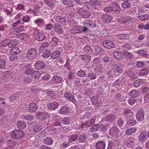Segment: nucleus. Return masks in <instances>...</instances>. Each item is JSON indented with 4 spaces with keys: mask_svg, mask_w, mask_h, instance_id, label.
I'll list each match as a JSON object with an SVG mask.
<instances>
[{
    "mask_svg": "<svg viewBox=\"0 0 149 149\" xmlns=\"http://www.w3.org/2000/svg\"><path fill=\"white\" fill-rule=\"evenodd\" d=\"M50 54V51L47 50L43 53L42 56L43 58H48Z\"/></svg>",
    "mask_w": 149,
    "mask_h": 149,
    "instance_id": "obj_46",
    "label": "nucleus"
},
{
    "mask_svg": "<svg viewBox=\"0 0 149 149\" xmlns=\"http://www.w3.org/2000/svg\"><path fill=\"white\" fill-rule=\"evenodd\" d=\"M113 68L111 69V72H114V73H121L123 71L122 68L118 66L117 65L115 64L113 65Z\"/></svg>",
    "mask_w": 149,
    "mask_h": 149,
    "instance_id": "obj_18",
    "label": "nucleus"
},
{
    "mask_svg": "<svg viewBox=\"0 0 149 149\" xmlns=\"http://www.w3.org/2000/svg\"><path fill=\"white\" fill-rule=\"evenodd\" d=\"M17 127L20 130H23L25 129L26 127V124L23 121L19 120L17 124Z\"/></svg>",
    "mask_w": 149,
    "mask_h": 149,
    "instance_id": "obj_21",
    "label": "nucleus"
},
{
    "mask_svg": "<svg viewBox=\"0 0 149 149\" xmlns=\"http://www.w3.org/2000/svg\"><path fill=\"white\" fill-rule=\"evenodd\" d=\"M134 139L131 137H129L125 140L124 144L128 147H132L134 146Z\"/></svg>",
    "mask_w": 149,
    "mask_h": 149,
    "instance_id": "obj_9",
    "label": "nucleus"
},
{
    "mask_svg": "<svg viewBox=\"0 0 149 149\" xmlns=\"http://www.w3.org/2000/svg\"><path fill=\"white\" fill-rule=\"evenodd\" d=\"M118 144V141L117 140L112 139L109 142L107 149H111L112 147H116Z\"/></svg>",
    "mask_w": 149,
    "mask_h": 149,
    "instance_id": "obj_15",
    "label": "nucleus"
},
{
    "mask_svg": "<svg viewBox=\"0 0 149 149\" xmlns=\"http://www.w3.org/2000/svg\"><path fill=\"white\" fill-rule=\"evenodd\" d=\"M35 117L39 120H42L47 119L48 118L49 116L46 112H38L36 114Z\"/></svg>",
    "mask_w": 149,
    "mask_h": 149,
    "instance_id": "obj_5",
    "label": "nucleus"
},
{
    "mask_svg": "<svg viewBox=\"0 0 149 149\" xmlns=\"http://www.w3.org/2000/svg\"><path fill=\"white\" fill-rule=\"evenodd\" d=\"M62 78L60 77L54 76L52 79V81L54 84H59L61 82Z\"/></svg>",
    "mask_w": 149,
    "mask_h": 149,
    "instance_id": "obj_27",
    "label": "nucleus"
},
{
    "mask_svg": "<svg viewBox=\"0 0 149 149\" xmlns=\"http://www.w3.org/2000/svg\"><path fill=\"white\" fill-rule=\"evenodd\" d=\"M42 130V128L41 127L38 125H35L32 128L31 130V132L33 134L38 133Z\"/></svg>",
    "mask_w": 149,
    "mask_h": 149,
    "instance_id": "obj_29",
    "label": "nucleus"
},
{
    "mask_svg": "<svg viewBox=\"0 0 149 149\" xmlns=\"http://www.w3.org/2000/svg\"><path fill=\"white\" fill-rule=\"evenodd\" d=\"M16 144L15 141L13 140H8L7 141L6 145L9 148H13L15 146Z\"/></svg>",
    "mask_w": 149,
    "mask_h": 149,
    "instance_id": "obj_30",
    "label": "nucleus"
},
{
    "mask_svg": "<svg viewBox=\"0 0 149 149\" xmlns=\"http://www.w3.org/2000/svg\"><path fill=\"white\" fill-rule=\"evenodd\" d=\"M103 70L102 65H100L96 67L95 69V71L96 73H101L102 72Z\"/></svg>",
    "mask_w": 149,
    "mask_h": 149,
    "instance_id": "obj_45",
    "label": "nucleus"
},
{
    "mask_svg": "<svg viewBox=\"0 0 149 149\" xmlns=\"http://www.w3.org/2000/svg\"><path fill=\"white\" fill-rule=\"evenodd\" d=\"M124 114L127 116H131L133 115V113L129 109H125L124 111Z\"/></svg>",
    "mask_w": 149,
    "mask_h": 149,
    "instance_id": "obj_61",
    "label": "nucleus"
},
{
    "mask_svg": "<svg viewBox=\"0 0 149 149\" xmlns=\"http://www.w3.org/2000/svg\"><path fill=\"white\" fill-rule=\"evenodd\" d=\"M70 33L74 34H75L77 33H80V26H77L74 28L71 29L70 30Z\"/></svg>",
    "mask_w": 149,
    "mask_h": 149,
    "instance_id": "obj_31",
    "label": "nucleus"
},
{
    "mask_svg": "<svg viewBox=\"0 0 149 149\" xmlns=\"http://www.w3.org/2000/svg\"><path fill=\"white\" fill-rule=\"evenodd\" d=\"M81 57L82 61H85L87 63L90 62L91 60V56L86 54L82 55Z\"/></svg>",
    "mask_w": 149,
    "mask_h": 149,
    "instance_id": "obj_33",
    "label": "nucleus"
},
{
    "mask_svg": "<svg viewBox=\"0 0 149 149\" xmlns=\"http://www.w3.org/2000/svg\"><path fill=\"white\" fill-rule=\"evenodd\" d=\"M64 97L72 102H74L76 101V99L74 98V97L70 93L67 92L65 93L64 95Z\"/></svg>",
    "mask_w": 149,
    "mask_h": 149,
    "instance_id": "obj_17",
    "label": "nucleus"
},
{
    "mask_svg": "<svg viewBox=\"0 0 149 149\" xmlns=\"http://www.w3.org/2000/svg\"><path fill=\"white\" fill-rule=\"evenodd\" d=\"M55 31L57 33H61L62 32V29L61 28V26L59 24H55L53 25Z\"/></svg>",
    "mask_w": 149,
    "mask_h": 149,
    "instance_id": "obj_32",
    "label": "nucleus"
},
{
    "mask_svg": "<svg viewBox=\"0 0 149 149\" xmlns=\"http://www.w3.org/2000/svg\"><path fill=\"white\" fill-rule=\"evenodd\" d=\"M32 81L30 77L28 76H26L24 78V85H26L30 83Z\"/></svg>",
    "mask_w": 149,
    "mask_h": 149,
    "instance_id": "obj_55",
    "label": "nucleus"
},
{
    "mask_svg": "<svg viewBox=\"0 0 149 149\" xmlns=\"http://www.w3.org/2000/svg\"><path fill=\"white\" fill-rule=\"evenodd\" d=\"M139 141L141 142H144L147 140V137L146 133H141L139 136Z\"/></svg>",
    "mask_w": 149,
    "mask_h": 149,
    "instance_id": "obj_39",
    "label": "nucleus"
},
{
    "mask_svg": "<svg viewBox=\"0 0 149 149\" xmlns=\"http://www.w3.org/2000/svg\"><path fill=\"white\" fill-rule=\"evenodd\" d=\"M88 75V77L91 79H95L96 77V75L92 72L89 73Z\"/></svg>",
    "mask_w": 149,
    "mask_h": 149,
    "instance_id": "obj_64",
    "label": "nucleus"
},
{
    "mask_svg": "<svg viewBox=\"0 0 149 149\" xmlns=\"http://www.w3.org/2000/svg\"><path fill=\"white\" fill-rule=\"evenodd\" d=\"M78 12L84 18H88L91 16L89 11L85 8H79L78 10Z\"/></svg>",
    "mask_w": 149,
    "mask_h": 149,
    "instance_id": "obj_3",
    "label": "nucleus"
},
{
    "mask_svg": "<svg viewBox=\"0 0 149 149\" xmlns=\"http://www.w3.org/2000/svg\"><path fill=\"white\" fill-rule=\"evenodd\" d=\"M118 20L119 22L121 23L130 24L133 22V19L130 16H127L120 18Z\"/></svg>",
    "mask_w": 149,
    "mask_h": 149,
    "instance_id": "obj_7",
    "label": "nucleus"
},
{
    "mask_svg": "<svg viewBox=\"0 0 149 149\" xmlns=\"http://www.w3.org/2000/svg\"><path fill=\"white\" fill-rule=\"evenodd\" d=\"M124 2L121 4L122 7L124 9H129L131 8L132 5V0H123Z\"/></svg>",
    "mask_w": 149,
    "mask_h": 149,
    "instance_id": "obj_11",
    "label": "nucleus"
},
{
    "mask_svg": "<svg viewBox=\"0 0 149 149\" xmlns=\"http://www.w3.org/2000/svg\"><path fill=\"white\" fill-rule=\"evenodd\" d=\"M25 27L23 26H20L18 27H16L15 29V31L17 33H19L24 31Z\"/></svg>",
    "mask_w": 149,
    "mask_h": 149,
    "instance_id": "obj_57",
    "label": "nucleus"
},
{
    "mask_svg": "<svg viewBox=\"0 0 149 149\" xmlns=\"http://www.w3.org/2000/svg\"><path fill=\"white\" fill-rule=\"evenodd\" d=\"M129 95L132 97H136L140 95V92L138 90H132L129 92Z\"/></svg>",
    "mask_w": 149,
    "mask_h": 149,
    "instance_id": "obj_19",
    "label": "nucleus"
},
{
    "mask_svg": "<svg viewBox=\"0 0 149 149\" xmlns=\"http://www.w3.org/2000/svg\"><path fill=\"white\" fill-rule=\"evenodd\" d=\"M87 7L89 9L92 10H94L98 9V7L100 6V4L98 2H95L87 3Z\"/></svg>",
    "mask_w": 149,
    "mask_h": 149,
    "instance_id": "obj_8",
    "label": "nucleus"
},
{
    "mask_svg": "<svg viewBox=\"0 0 149 149\" xmlns=\"http://www.w3.org/2000/svg\"><path fill=\"white\" fill-rule=\"evenodd\" d=\"M6 64L5 60L0 56V69L3 68Z\"/></svg>",
    "mask_w": 149,
    "mask_h": 149,
    "instance_id": "obj_51",
    "label": "nucleus"
},
{
    "mask_svg": "<svg viewBox=\"0 0 149 149\" xmlns=\"http://www.w3.org/2000/svg\"><path fill=\"white\" fill-rule=\"evenodd\" d=\"M45 66V64L42 61H37L34 64L35 68L38 70H41L43 69Z\"/></svg>",
    "mask_w": 149,
    "mask_h": 149,
    "instance_id": "obj_14",
    "label": "nucleus"
},
{
    "mask_svg": "<svg viewBox=\"0 0 149 149\" xmlns=\"http://www.w3.org/2000/svg\"><path fill=\"white\" fill-rule=\"evenodd\" d=\"M58 42L59 41L57 38H52V40L51 41V43L53 46L56 47L57 45Z\"/></svg>",
    "mask_w": 149,
    "mask_h": 149,
    "instance_id": "obj_48",
    "label": "nucleus"
},
{
    "mask_svg": "<svg viewBox=\"0 0 149 149\" xmlns=\"http://www.w3.org/2000/svg\"><path fill=\"white\" fill-rule=\"evenodd\" d=\"M139 20L142 21L147 20L149 19V15L147 14H143L138 17Z\"/></svg>",
    "mask_w": 149,
    "mask_h": 149,
    "instance_id": "obj_42",
    "label": "nucleus"
},
{
    "mask_svg": "<svg viewBox=\"0 0 149 149\" xmlns=\"http://www.w3.org/2000/svg\"><path fill=\"white\" fill-rule=\"evenodd\" d=\"M143 82L141 79H138L134 82V85L135 87H138L141 86L143 84Z\"/></svg>",
    "mask_w": 149,
    "mask_h": 149,
    "instance_id": "obj_47",
    "label": "nucleus"
},
{
    "mask_svg": "<svg viewBox=\"0 0 149 149\" xmlns=\"http://www.w3.org/2000/svg\"><path fill=\"white\" fill-rule=\"evenodd\" d=\"M105 146V144L102 141H98L96 143V149H104Z\"/></svg>",
    "mask_w": 149,
    "mask_h": 149,
    "instance_id": "obj_23",
    "label": "nucleus"
},
{
    "mask_svg": "<svg viewBox=\"0 0 149 149\" xmlns=\"http://www.w3.org/2000/svg\"><path fill=\"white\" fill-rule=\"evenodd\" d=\"M11 136L14 139H18L23 137L24 134L23 131L18 130L13 131L10 133Z\"/></svg>",
    "mask_w": 149,
    "mask_h": 149,
    "instance_id": "obj_2",
    "label": "nucleus"
},
{
    "mask_svg": "<svg viewBox=\"0 0 149 149\" xmlns=\"http://www.w3.org/2000/svg\"><path fill=\"white\" fill-rule=\"evenodd\" d=\"M54 121V125L55 126L60 125H61V120L58 116H55L53 118Z\"/></svg>",
    "mask_w": 149,
    "mask_h": 149,
    "instance_id": "obj_41",
    "label": "nucleus"
},
{
    "mask_svg": "<svg viewBox=\"0 0 149 149\" xmlns=\"http://www.w3.org/2000/svg\"><path fill=\"white\" fill-rule=\"evenodd\" d=\"M101 18L103 22L107 23H110L112 19L111 16L107 14H103L102 15Z\"/></svg>",
    "mask_w": 149,
    "mask_h": 149,
    "instance_id": "obj_13",
    "label": "nucleus"
},
{
    "mask_svg": "<svg viewBox=\"0 0 149 149\" xmlns=\"http://www.w3.org/2000/svg\"><path fill=\"white\" fill-rule=\"evenodd\" d=\"M136 123V121L135 120L133 119H130L127 121V125L131 126L134 125Z\"/></svg>",
    "mask_w": 149,
    "mask_h": 149,
    "instance_id": "obj_54",
    "label": "nucleus"
},
{
    "mask_svg": "<svg viewBox=\"0 0 149 149\" xmlns=\"http://www.w3.org/2000/svg\"><path fill=\"white\" fill-rule=\"evenodd\" d=\"M84 52L89 54H92L93 52L92 48L88 45H86L83 48Z\"/></svg>",
    "mask_w": 149,
    "mask_h": 149,
    "instance_id": "obj_34",
    "label": "nucleus"
},
{
    "mask_svg": "<svg viewBox=\"0 0 149 149\" xmlns=\"http://www.w3.org/2000/svg\"><path fill=\"white\" fill-rule=\"evenodd\" d=\"M137 130V129L135 127H132L128 129L125 131V133L126 135H130L132 134L135 133Z\"/></svg>",
    "mask_w": 149,
    "mask_h": 149,
    "instance_id": "obj_22",
    "label": "nucleus"
},
{
    "mask_svg": "<svg viewBox=\"0 0 149 149\" xmlns=\"http://www.w3.org/2000/svg\"><path fill=\"white\" fill-rule=\"evenodd\" d=\"M36 49L34 48H31L29 49L26 54V57L29 60H32L37 55Z\"/></svg>",
    "mask_w": 149,
    "mask_h": 149,
    "instance_id": "obj_4",
    "label": "nucleus"
},
{
    "mask_svg": "<svg viewBox=\"0 0 149 149\" xmlns=\"http://www.w3.org/2000/svg\"><path fill=\"white\" fill-rule=\"evenodd\" d=\"M17 44V41L14 40H11L9 41L8 47H12L15 46Z\"/></svg>",
    "mask_w": 149,
    "mask_h": 149,
    "instance_id": "obj_52",
    "label": "nucleus"
},
{
    "mask_svg": "<svg viewBox=\"0 0 149 149\" xmlns=\"http://www.w3.org/2000/svg\"><path fill=\"white\" fill-rule=\"evenodd\" d=\"M60 54V52L58 50H56L53 52L51 54V57L53 59L57 58Z\"/></svg>",
    "mask_w": 149,
    "mask_h": 149,
    "instance_id": "obj_35",
    "label": "nucleus"
},
{
    "mask_svg": "<svg viewBox=\"0 0 149 149\" xmlns=\"http://www.w3.org/2000/svg\"><path fill=\"white\" fill-rule=\"evenodd\" d=\"M55 19L57 22L61 23L63 25L65 24L66 21L65 18L60 16L56 17Z\"/></svg>",
    "mask_w": 149,
    "mask_h": 149,
    "instance_id": "obj_25",
    "label": "nucleus"
},
{
    "mask_svg": "<svg viewBox=\"0 0 149 149\" xmlns=\"http://www.w3.org/2000/svg\"><path fill=\"white\" fill-rule=\"evenodd\" d=\"M40 75L41 73L40 72L36 71L32 74L31 77L33 79H37L39 78Z\"/></svg>",
    "mask_w": 149,
    "mask_h": 149,
    "instance_id": "obj_36",
    "label": "nucleus"
},
{
    "mask_svg": "<svg viewBox=\"0 0 149 149\" xmlns=\"http://www.w3.org/2000/svg\"><path fill=\"white\" fill-rule=\"evenodd\" d=\"M79 142H84L86 140V136L84 134H81L79 137Z\"/></svg>",
    "mask_w": 149,
    "mask_h": 149,
    "instance_id": "obj_59",
    "label": "nucleus"
},
{
    "mask_svg": "<svg viewBox=\"0 0 149 149\" xmlns=\"http://www.w3.org/2000/svg\"><path fill=\"white\" fill-rule=\"evenodd\" d=\"M20 51L19 48L17 47L12 48L10 51V54L16 55L20 53Z\"/></svg>",
    "mask_w": 149,
    "mask_h": 149,
    "instance_id": "obj_26",
    "label": "nucleus"
},
{
    "mask_svg": "<svg viewBox=\"0 0 149 149\" xmlns=\"http://www.w3.org/2000/svg\"><path fill=\"white\" fill-rule=\"evenodd\" d=\"M44 3L47 6L50 7H52L53 6L54 3L52 0H44Z\"/></svg>",
    "mask_w": 149,
    "mask_h": 149,
    "instance_id": "obj_58",
    "label": "nucleus"
},
{
    "mask_svg": "<svg viewBox=\"0 0 149 149\" xmlns=\"http://www.w3.org/2000/svg\"><path fill=\"white\" fill-rule=\"evenodd\" d=\"M62 123L63 124L66 125L70 124V123L71 120L69 118L66 117L64 118L62 120Z\"/></svg>",
    "mask_w": 149,
    "mask_h": 149,
    "instance_id": "obj_56",
    "label": "nucleus"
},
{
    "mask_svg": "<svg viewBox=\"0 0 149 149\" xmlns=\"http://www.w3.org/2000/svg\"><path fill=\"white\" fill-rule=\"evenodd\" d=\"M113 54L114 56L119 60H120L122 58V55L120 53L118 52H114Z\"/></svg>",
    "mask_w": 149,
    "mask_h": 149,
    "instance_id": "obj_53",
    "label": "nucleus"
},
{
    "mask_svg": "<svg viewBox=\"0 0 149 149\" xmlns=\"http://www.w3.org/2000/svg\"><path fill=\"white\" fill-rule=\"evenodd\" d=\"M53 141V140L52 138L47 137L44 140L43 143L47 145H50L52 144Z\"/></svg>",
    "mask_w": 149,
    "mask_h": 149,
    "instance_id": "obj_43",
    "label": "nucleus"
},
{
    "mask_svg": "<svg viewBox=\"0 0 149 149\" xmlns=\"http://www.w3.org/2000/svg\"><path fill=\"white\" fill-rule=\"evenodd\" d=\"M38 109L36 104L34 102H32L30 103L29 105L28 110L29 111L31 112H35Z\"/></svg>",
    "mask_w": 149,
    "mask_h": 149,
    "instance_id": "obj_16",
    "label": "nucleus"
},
{
    "mask_svg": "<svg viewBox=\"0 0 149 149\" xmlns=\"http://www.w3.org/2000/svg\"><path fill=\"white\" fill-rule=\"evenodd\" d=\"M24 118L27 120H31L33 119V116L31 115H25L24 116Z\"/></svg>",
    "mask_w": 149,
    "mask_h": 149,
    "instance_id": "obj_63",
    "label": "nucleus"
},
{
    "mask_svg": "<svg viewBox=\"0 0 149 149\" xmlns=\"http://www.w3.org/2000/svg\"><path fill=\"white\" fill-rule=\"evenodd\" d=\"M59 105V104L56 102H49L47 105L48 108L50 109H55Z\"/></svg>",
    "mask_w": 149,
    "mask_h": 149,
    "instance_id": "obj_24",
    "label": "nucleus"
},
{
    "mask_svg": "<svg viewBox=\"0 0 149 149\" xmlns=\"http://www.w3.org/2000/svg\"><path fill=\"white\" fill-rule=\"evenodd\" d=\"M12 72L10 71L5 72L2 75V79L3 81H7L12 77Z\"/></svg>",
    "mask_w": 149,
    "mask_h": 149,
    "instance_id": "obj_10",
    "label": "nucleus"
},
{
    "mask_svg": "<svg viewBox=\"0 0 149 149\" xmlns=\"http://www.w3.org/2000/svg\"><path fill=\"white\" fill-rule=\"evenodd\" d=\"M77 137L78 136L77 134H73L69 136L68 137V142L71 143L76 141L77 138Z\"/></svg>",
    "mask_w": 149,
    "mask_h": 149,
    "instance_id": "obj_37",
    "label": "nucleus"
},
{
    "mask_svg": "<svg viewBox=\"0 0 149 149\" xmlns=\"http://www.w3.org/2000/svg\"><path fill=\"white\" fill-rule=\"evenodd\" d=\"M83 26H80V33H85L88 34L90 36H91L93 34L91 31L96 26V25L93 21L86 20L83 22Z\"/></svg>",
    "mask_w": 149,
    "mask_h": 149,
    "instance_id": "obj_1",
    "label": "nucleus"
},
{
    "mask_svg": "<svg viewBox=\"0 0 149 149\" xmlns=\"http://www.w3.org/2000/svg\"><path fill=\"white\" fill-rule=\"evenodd\" d=\"M103 10L106 13H110L113 12L114 8L112 7L108 6L104 8Z\"/></svg>",
    "mask_w": 149,
    "mask_h": 149,
    "instance_id": "obj_49",
    "label": "nucleus"
},
{
    "mask_svg": "<svg viewBox=\"0 0 149 149\" xmlns=\"http://www.w3.org/2000/svg\"><path fill=\"white\" fill-rule=\"evenodd\" d=\"M87 124V127H89L95 123V120L93 118H92L87 122H86Z\"/></svg>",
    "mask_w": 149,
    "mask_h": 149,
    "instance_id": "obj_60",
    "label": "nucleus"
},
{
    "mask_svg": "<svg viewBox=\"0 0 149 149\" xmlns=\"http://www.w3.org/2000/svg\"><path fill=\"white\" fill-rule=\"evenodd\" d=\"M103 46L107 48L111 49L115 47V45L111 41L109 40L104 41L102 42Z\"/></svg>",
    "mask_w": 149,
    "mask_h": 149,
    "instance_id": "obj_12",
    "label": "nucleus"
},
{
    "mask_svg": "<svg viewBox=\"0 0 149 149\" xmlns=\"http://www.w3.org/2000/svg\"><path fill=\"white\" fill-rule=\"evenodd\" d=\"M148 71L147 69H144L141 70L139 74L140 75L143 76L146 75L148 74Z\"/></svg>",
    "mask_w": 149,
    "mask_h": 149,
    "instance_id": "obj_62",
    "label": "nucleus"
},
{
    "mask_svg": "<svg viewBox=\"0 0 149 149\" xmlns=\"http://www.w3.org/2000/svg\"><path fill=\"white\" fill-rule=\"evenodd\" d=\"M136 119L138 121H141L144 119V113L143 111H139L137 113Z\"/></svg>",
    "mask_w": 149,
    "mask_h": 149,
    "instance_id": "obj_20",
    "label": "nucleus"
},
{
    "mask_svg": "<svg viewBox=\"0 0 149 149\" xmlns=\"http://www.w3.org/2000/svg\"><path fill=\"white\" fill-rule=\"evenodd\" d=\"M116 117L114 115L110 114L106 117L105 120L107 121H109L110 122H112L115 120Z\"/></svg>",
    "mask_w": 149,
    "mask_h": 149,
    "instance_id": "obj_40",
    "label": "nucleus"
},
{
    "mask_svg": "<svg viewBox=\"0 0 149 149\" xmlns=\"http://www.w3.org/2000/svg\"><path fill=\"white\" fill-rule=\"evenodd\" d=\"M68 108L66 107H62L59 110V113L61 114H65L69 111Z\"/></svg>",
    "mask_w": 149,
    "mask_h": 149,
    "instance_id": "obj_38",
    "label": "nucleus"
},
{
    "mask_svg": "<svg viewBox=\"0 0 149 149\" xmlns=\"http://www.w3.org/2000/svg\"><path fill=\"white\" fill-rule=\"evenodd\" d=\"M124 56L127 59H130L132 57V54L130 52L125 51L124 53Z\"/></svg>",
    "mask_w": 149,
    "mask_h": 149,
    "instance_id": "obj_50",
    "label": "nucleus"
},
{
    "mask_svg": "<svg viewBox=\"0 0 149 149\" xmlns=\"http://www.w3.org/2000/svg\"><path fill=\"white\" fill-rule=\"evenodd\" d=\"M127 74L132 80H133L136 78L138 77V74L135 73L131 70H130L127 72Z\"/></svg>",
    "mask_w": 149,
    "mask_h": 149,
    "instance_id": "obj_28",
    "label": "nucleus"
},
{
    "mask_svg": "<svg viewBox=\"0 0 149 149\" xmlns=\"http://www.w3.org/2000/svg\"><path fill=\"white\" fill-rule=\"evenodd\" d=\"M63 3L64 5L68 6L69 7H72L73 6L71 0H63Z\"/></svg>",
    "mask_w": 149,
    "mask_h": 149,
    "instance_id": "obj_44",
    "label": "nucleus"
},
{
    "mask_svg": "<svg viewBox=\"0 0 149 149\" xmlns=\"http://www.w3.org/2000/svg\"><path fill=\"white\" fill-rule=\"evenodd\" d=\"M119 129L116 126H114L111 127L109 130V134L111 137L116 136L119 133Z\"/></svg>",
    "mask_w": 149,
    "mask_h": 149,
    "instance_id": "obj_6",
    "label": "nucleus"
}]
</instances>
